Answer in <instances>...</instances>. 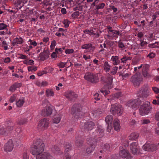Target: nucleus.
<instances>
[{"instance_id": "1", "label": "nucleus", "mask_w": 159, "mask_h": 159, "mask_svg": "<svg viewBox=\"0 0 159 159\" xmlns=\"http://www.w3.org/2000/svg\"><path fill=\"white\" fill-rule=\"evenodd\" d=\"M44 144L40 139H37L34 143L32 147L31 152L33 155L38 153L43 152L44 149Z\"/></svg>"}, {"instance_id": "2", "label": "nucleus", "mask_w": 159, "mask_h": 159, "mask_svg": "<svg viewBox=\"0 0 159 159\" xmlns=\"http://www.w3.org/2000/svg\"><path fill=\"white\" fill-rule=\"evenodd\" d=\"M143 81V78L140 74L136 73L132 76L130 80V82L133 86L136 88H138L141 83Z\"/></svg>"}, {"instance_id": "3", "label": "nucleus", "mask_w": 159, "mask_h": 159, "mask_svg": "<svg viewBox=\"0 0 159 159\" xmlns=\"http://www.w3.org/2000/svg\"><path fill=\"white\" fill-rule=\"evenodd\" d=\"M152 109V107L150 106V102L146 101L139 108V113L142 116L148 115Z\"/></svg>"}, {"instance_id": "4", "label": "nucleus", "mask_w": 159, "mask_h": 159, "mask_svg": "<svg viewBox=\"0 0 159 159\" xmlns=\"http://www.w3.org/2000/svg\"><path fill=\"white\" fill-rule=\"evenodd\" d=\"M149 91L148 86L146 85H143L140 88L137 95L138 97L146 98L149 95Z\"/></svg>"}, {"instance_id": "5", "label": "nucleus", "mask_w": 159, "mask_h": 159, "mask_svg": "<svg viewBox=\"0 0 159 159\" xmlns=\"http://www.w3.org/2000/svg\"><path fill=\"white\" fill-rule=\"evenodd\" d=\"M81 105L79 103L74 104L72 106L71 109V114L76 118L80 117L81 114Z\"/></svg>"}, {"instance_id": "6", "label": "nucleus", "mask_w": 159, "mask_h": 159, "mask_svg": "<svg viewBox=\"0 0 159 159\" xmlns=\"http://www.w3.org/2000/svg\"><path fill=\"white\" fill-rule=\"evenodd\" d=\"M85 79L92 83H96L99 81V78L97 75L92 73H87L84 75Z\"/></svg>"}, {"instance_id": "7", "label": "nucleus", "mask_w": 159, "mask_h": 159, "mask_svg": "<svg viewBox=\"0 0 159 159\" xmlns=\"http://www.w3.org/2000/svg\"><path fill=\"white\" fill-rule=\"evenodd\" d=\"M122 108L121 105L117 104H112L110 111L114 115L117 114L118 116L121 115L122 113Z\"/></svg>"}, {"instance_id": "8", "label": "nucleus", "mask_w": 159, "mask_h": 159, "mask_svg": "<svg viewBox=\"0 0 159 159\" xmlns=\"http://www.w3.org/2000/svg\"><path fill=\"white\" fill-rule=\"evenodd\" d=\"M142 102L140 99L138 98L130 100L126 103V105L134 109H136L141 105Z\"/></svg>"}, {"instance_id": "9", "label": "nucleus", "mask_w": 159, "mask_h": 159, "mask_svg": "<svg viewBox=\"0 0 159 159\" xmlns=\"http://www.w3.org/2000/svg\"><path fill=\"white\" fill-rule=\"evenodd\" d=\"M48 125V120L46 118H44L39 121L37 128L40 130L43 131L47 129Z\"/></svg>"}, {"instance_id": "10", "label": "nucleus", "mask_w": 159, "mask_h": 159, "mask_svg": "<svg viewBox=\"0 0 159 159\" xmlns=\"http://www.w3.org/2000/svg\"><path fill=\"white\" fill-rule=\"evenodd\" d=\"M35 155L36 159H50L52 157L51 154L46 152H39Z\"/></svg>"}, {"instance_id": "11", "label": "nucleus", "mask_w": 159, "mask_h": 159, "mask_svg": "<svg viewBox=\"0 0 159 159\" xmlns=\"http://www.w3.org/2000/svg\"><path fill=\"white\" fill-rule=\"evenodd\" d=\"M143 149L146 151L154 152L157 149L156 145L151 143H146L143 146Z\"/></svg>"}, {"instance_id": "12", "label": "nucleus", "mask_w": 159, "mask_h": 159, "mask_svg": "<svg viewBox=\"0 0 159 159\" xmlns=\"http://www.w3.org/2000/svg\"><path fill=\"white\" fill-rule=\"evenodd\" d=\"M14 148V144L12 140L11 139H9L6 143L4 147V149L7 152H9L11 151Z\"/></svg>"}, {"instance_id": "13", "label": "nucleus", "mask_w": 159, "mask_h": 159, "mask_svg": "<svg viewBox=\"0 0 159 159\" xmlns=\"http://www.w3.org/2000/svg\"><path fill=\"white\" fill-rule=\"evenodd\" d=\"M64 95L70 101H72L76 98L78 95L72 91H68L65 92Z\"/></svg>"}, {"instance_id": "14", "label": "nucleus", "mask_w": 159, "mask_h": 159, "mask_svg": "<svg viewBox=\"0 0 159 159\" xmlns=\"http://www.w3.org/2000/svg\"><path fill=\"white\" fill-rule=\"evenodd\" d=\"M113 120L112 116L111 115H109L107 116L105 118V121L108 125L107 130L110 132L111 129L112 123Z\"/></svg>"}, {"instance_id": "15", "label": "nucleus", "mask_w": 159, "mask_h": 159, "mask_svg": "<svg viewBox=\"0 0 159 159\" xmlns=\"http://www.w3.org/2000/svg\"><path fill=\"white\" fill-rule=\"evenodd\" d=\"M119 155L122 158H126V159H132V157L130 156L129 152L124 149L120 151Z\"/></svg>"}, {"instance_id": "16", "label": "nucleus", "mask_w": 159, "mask_h": 159, "mask_svg": "<svg viewBox=\"0 0 159 159\" xmlns=\"http://www.w3.org/2000/svg\"><path fill=\"white\" fill-rule=\"evenodd\" d=\"M130 148L131 152L134 154L136 153L139 150V146L137 142H133L130 144Z\"/></svg>"}, {"instance_id": "17", "label": "nucleus", "mask_w": 159, "mask_h": 159, "mask_svg": "<svg viewBox=\"0 0 159 159\" xmlns=\"http://www.w3.org/2000/svg\"><path fill=\"white\" fill-rule=\"evenodd\" d=\"M52 111V109L50 107H48L46 109H43L41 112V114L43 116H48L50 115Z\"/></svg>"}, {"instance_id": "18", "label": "nucleus", "mask_w": 159, "mask_h": 159, "mask_svg": "<svg viewBox=\"0 0 159 159\" xmlns=\"http://www.w3.org/2000/svg\"><path fill=\"white\" fill-rule=\"evenodd\" d=\"M149 66L148 64H145L143 66L142 75L144 77L148 78L150 77V75L148 71Z\"/></svg>"}, {"instance_id": "19", "label": "nucleus", "mask_w": 159, "mask_h": 159, "mask_svg": "<svg viewBox=\"0 0 159 159\" xmlns=\"http://www.w3.org/2000/svg\"><path fill=\"white\" fill-rule=\"evenodd\" d=\"M106 78L107 80H106V82H105L106 84L105 86L108 89H111L113 87L112 85L113 77L110 75H109L107 77H106Z\"/></svg>"}, {"instance_id": "20", "label": "nucleus", "mask_w": 159, "mask_h": 159, "mask_svg": "<svg viewBox=\"0 0 159 159\" xmlns=\"http://www.w3.org/2000/svg\"><path fill=\"white\" fill-rule=\"evenodd\" d=\"M94 126V123L92 121L84 123V129L87 131L91 130Z\"/></svg>"}, {"instance_id": "21", "label": "nucleus", "mask_w": 159, "mask_h": 159, "mask_svg": "<svg viewBox=\"0 0 159 159\" xmlns=\"http://www.w3.org/2000/svg\"><path fill=\"white\" fill-rule=\"evenodd\" d=\"M49 52L48 51H46L44 49L43 52H41L39 56L40 59L42 61H44L47 59L49 57Z\"/></svg>"}, {"instance_id": "22", "label": "nucleus", "mask_w": 159, "mask_h": 159, "mask_svg": "<svg viewBox=\"0 0 159 159\" xmlns=\"http://www.w3.org/2000/svg\"><path fill=\"white\" fill-rule=\"evenodd\" d=\"M87 143L91 147H95L97 143L96 139L93 138H90L87 139Z\"/></svg>"}, {"instance_id": "23", "label": "nucleus", "mask_w": 159, "mask_h": 159, "mask_svg": "<svg viewBox=\"0 0 159 159\" xmlns=\"http://www.w3.org/2000/svg\"><path fill=\"white\" fill-rule=\"evenodd\" d=\"M96 133H97L96 136H99V138H101L104 135V129L102 127L99 125L98 127V129L96 131Z\"/></svg>"}, {"instance_id": "24", "label": "nucleus", "mask_w": 159, "mask_h": 159, "mask_svg": "<svg viewBox=\"0 0 159 159\" xmlns=\"http://www.w3.org/2000/svg\"><path fill=\"white\" fill-rule=\"evenodd\" d=\"M22 85L21 83L16 82L12 85L9 88V90L11 91H15L16 89L21 87Z\"/></svg>"}, {"instance_id": "25", "label": "nucleus", "mask_w": 159, "mask_h": 159, "mask_svg": "<svg viewBox=\"0 0 159 159\" xmlns=\"http://www.w3.org/2000/svg\"><path fill=\"white\" fill-rule=\"evenodd\" d=\"M113 125L114 128L116 130L119 131L120 130V123H119V121L118 119H116L114 120Z\"/></svg>"}, {"instance_id": "26", "label": "nucleus", "mask_w": 159, "mask_h": 159, "mask_svg": "<svg viewBox=\"0 0 159 159\" xmlns=\"http://www.w3.org/2000/svg\"><path fill=\"white\" fill-rule=\"evenodd\" d=\"M65 149V154L67 153L68 152H70L71 149V145L69 143H66L64 146Z\"/></svg>"}, {"instance_id": "27", "label": "nucleus", "mask_w": 159, "mask_h": 159, "mask_svg": "<svg viewBox=\"0 0 159 159\" xmlns=\"http://www.w3.org/2000/svg\"><path fill=\"white\" fill-rule=\"evenodd\" d=\"M23 42V39L21 38H16L12 42V44L13 46H15L16 44H21Z\"/></svg>"}, {"instance_id": "28", "label": "nucleus", "mask_w": 159, "mask_h": 159, "mask_svg": "<svg viewBox=\"0 0 159 159\" xmlns=\"http://www.w3.org/2000/svg\"><path fill=\"white\" fill-rule=\"evenodd\" d=\"M75 142L76 145L77 147H80L82 146L83 142L79 137H77L76 138Z\"/></svg>"}, {"instance_id": "29", "label": "nucleus", "mask_w": 159, "mask_h": 159, "mask_svg": "<svg viewBox=\"0 0 159 159\" xmlns=\"http://www.w3.org/2000/svg\"><path fill=\"white\" fill-rule=\"evenodd\" d=\"M139 136V134L137 133H131L129 137V139L130 140H134L137 139Z\"/></svg>"}, {"instance_id": "30", "label": "nucleus", "mask_w": 159, "mask_h": 159, "mask_svg": "<svg viewBox=\"0 0 159 159\" xmlns=\"http://www.w3.org/2000/svg\"><path fill=\"white\" fill-rule=\"evenodd\" d=\"M118 56H112L111 60L113 62V64L114 65H116L118 64L120 62V61L119 60Z\"/></svg>"}, {"instance_id": "31", "label": "nucleus", "mask_w": 159, "mask_h": 159, "mask_svg": "<svg viewBox=\"0 0 159 159\" xmlns=\"http://www.w3.org/2000/svg\"><path fill=\"white\" fill-rule=\"evenodd\" d=\"M7 134V129L3 127H0V134L6 135Z\"/></svg>"}, {"instance_id": "32", "label": "nucleus", "mask_w": 159, "mask_h": 159, "mask_svg": "<svg viewBox=\"0 0 159 159\" xmlns=\"http://www.w3.org/2000/svg\"><path fill=\"white\" fill-rule=\"evenodd\" d=\"M24 102V98H23L22 99H20L17 102H16V104L17 107H21L23 105Z\"/></svg>"}, {"instance_id": "33", "label": "nucleus", "mask_w": 159, "mask_h": 159, "mask_svg": "<svg viewBox=\"0 0 159 159\" xmlns=\"http://www.w3.org/2000/svg\"><path fill=\"white\" fill-rule=\"evenodd\" d=\"M51 149L52 152L54 153L57 152L59 151L60 148L57 146L54 145L52 146Z\"/></svg>"}, {"instance_id": "34", "label": "nucleus", "mask_w": 159, "mask_h": 159, "mask_svg": "<svg viewBox=\"0 0 159 159\" xmlns=\"http://www.w3.org/2000/svg\"><path fill=\"white\" fill-rule=\"evenodd\" d=\"M103 67L104 70L106 72H107L109 71L110 66L108 64V62H107L106 61L104 63Z\"/></svg>"}, {"instance_id": "35", "label": "nucleus", "mask_w": 159, "mask_h": 159, "mask_svg": "<svg viewBox=\"0 0 159 159\" xmlns=\"http://www.w3.org/2000/svg\"><path fill=\"white\" fill-rule=\"evenodd\" d=\"M7 123L8 124V125L7 126V127L5 128L7 129V131H10L13 129V125L12 123L10 121H7Z\"/></svg>"}, {"instance_id": "36", "label": "nucleus", "mask_w": 159, "mask_h": 159, "mask_svg": "<svg viewBox=\"0 0 159 159\" xmlns=\"http://www.w3.org/2000/svg\"><path fill=\"white\" fill-rule=\"evenodd\" d=\"M61 117V115H59L54 118L53 120V122L54 123L57 124L59 123L60 121Z\"/></svg>"}, {"instance_id": "37", "label": "nucleus", "mask_w": 159, "mask_h": 159, "mask_svg": "<svg viewBox=\"0 0 159 159\" xmlns=\"http://www.w3.org/2000/svg\"><path fill=\"white\" fill-rule=\"evenodd\" d=\"M105 6V4L104 3H99L97 4L96 6V8L94 9L95 10H98L100 9L103 8Z\"/></svg>"}, {"instance_id": "38", "label": "nucleus", "mask_w": 159, "mask_h": 159, "mask_svg": "<svg viewBox=\"0 0 159 159\" xmlns=\"http://www.w3.org/2000/svg\"><path fill=\"white\" fill-rule=\"evenodd\" d=\"M84 32L86 34H88L90 35H95L96 34V33L93 30H86L84 31Z\"/></svg>"}, {"instance_id": "39", "label": "nucleus", "mask_w": 159, "mask_h": 159, "mask_svg": "<svg viewBox=\"0 0 159 159\" xmlns=\"http://www.w3.org/2000/svg\"><path fill=\"white\" fill-rule=\"evenodd\" d=\"M27 121V120L25 119H21L17 122V124L22 125L26 124Z\"/></svg>"}, {"instance_id": "40", "label": "nucleus", "mask_w": 159, "mask_h": 159, "mask_svg": "<svg viewBox=\"0 0 159 159\" xmlns=\"http://www.w3.org/2000/svg\"><path fill=\"white\" fill-rule=\"evenodd\" d=\"M95 147H88V148L86 149V152L88 153H90L92 152L94 150V149Z\"/></svg>"}, {"instance_id": "41", "label": "nucleus", "mask_w": 159, "mask_h": 159, "mask_svg": "<svg viewBox=\"0 0 159 159\" xmlns=\"http://www.w3.org/2000/svg\"><path fill=\"white\" fill-rule=\"evenodd\" d=\"M103 112V110L101 108H98L95 111L94 114L99 115L102 113Z\"/></svg>"}, {"instance_id": "42", "label": "nucleus", "mask_w": 159, "mask_h": 159, "mask_svg": "<svg viewBox=\"0 0 159 159\" xmlns=\"http://www.w3.org/2000/svg\"><path fill=\"white\" fill-rule=\"evenodd\" d=\"M46 93L48 96H53L54 94V92L52 89L49 90L47 89L46 91Z\"/></svg>"}, {"instance_id": "43", "label": "nucleus", "mask_w": 159, "mask_h": 159, "mask_svg": "<svg viewBox=\"0 0 159 159\" xmlns=\"http://www.w3.org/2000/svg\"><path fill=\"white\" fill-rule=\"evenodd\" d=\"M92 46V45L91 43L85 44L82 46L81 48L83 49H88L91 47Z\"/></svg>"}, {"instance_id": "44", "label": "nucleus", "mask_w": 159, "mask_h": 159, "mask_svg": "<svg viewBox=\"0 0 159 159\" xmlns=\"http://www.w3.org/2000/svg\"><path fill=\"white\" fill-rule=\"evenodd\" d=\"M110 147L109 144L106 143L105 144L102 148V149L104 151H106L110 149Z\"/></svg>"}, {"instance_id": "45", "label": "nucleus", "mask_w": 159, "mask_h": 159, "mask_svg": "<svg viewBox=\"0 0 159 159\" xmlns=\"http://www.w3.org/2000/svg\"><path fill=\"white\" fill-rule=\"evenodd\" d=\"M117 69L118 67H117L116 66H114L113 67L111 71V74L113 75L115 74L117 72Z\"/></svg>"}, {"instance_id": "46", "label": "nucleus", "mask_w": 159, "mask_h": 159, "mask_svg": "<svg viewBox=\"0 0 159 159\" xmlns=\"http://www.w3.org/2000/svg\"><path fill=\"white\" fill-rule=\"evenodd\" d=\"M70 23V21L67 20H65L63 21V23L64 25V26L66 28H67L69 26V24Z\"/></svg>"}, {"instance_id": "47", "label": "nucleus", "mask_w": 159, "mask_h": 159, "mask_svg": "<svg viewBox=\"0 0 159 159\" xmlns=\"http://www.w3.org/2000/svg\"><path fill=\"white\" fill-rule=\"evenodd\" d=\"M150 121L148 119H144L141 120L142 125L147 124L150 123Z\"/></svg>"}, {"instance_id": "48", "label": "nucleus", "mask_w": 159, "mask_h": 159, "mask_svg": "<svg viewBox=\"0 0 159 159\" xmlns=\"http://www.w3.org/2000/svg\"><path fill=\"white\" fill-rule=\"evenodd\" d=\"M28 69L29 71H32L33 70L35 71L37 70V67H34L33 66H30L28 67Z\"/></svg>"}, {"instance_id": "49", "label": "nucleus", "mask_w": 159, "mask_h": 159, "mask_svg": "<svg viewBox=\"0 0 159 159\" xmlns=\"http://www.w3.org/2000/svg\"><path fill=\"white\" fill-rule=\"evenodd\" d=\"M80 15V13L78 11L74 12L71 14V16L74 18H75Z\"/></svg>"}, {"instance_id": "50", "label": "nucleus", "mask_w": 159, "mask_h": 159, "mask_svg": "<svg viewBox=\"0 0 159 159\" xmlns=\"http://www.w3.org/2000/svg\"><path fill=\"white\" fill-rule=\"evenodd\" d=\"M101 92L103 93V94L105 96L106 95L109 94L110 91L109 90H103L101 89L100 90Z\"/></svg>"}, {"instance_id": "51", "label": "nucleus", "mask_w": 159, "mask_h": 159, "mask_svg": "<svg viewBox=\"0 0 159 159\" xmlns=\"http://www.w3.org/2000/svg\"><path fill=\"white\" fill-rule=\"evenodd\" d=\"M74 50L73 49H66L65 50V53L67 54H70L73 53Z\"/></svg>"}, {"instance_id": "52", "label": "nucleus", "mask_w": 159, "mask_h": 159, "mask_svg": "<svg viewBox=\"0 0 159 159\" xmlns=\"http://www.w3.org/2000/svg\"><path fill=\"white\" fill-rule=\"evenodd\" d=\"M7 27V25L4 23L0 24V30L5 29Z\"/></svg>"}, {"instance_id": "53", "label": "nucleus", "mask_w": 159, "mask_h": 159, "mask_svg": "<svg viewBox=\"0 0 159 159\" xmlns=\"http://www.w3.org/2000/svg\"><path fill=\"white\" fill-rule=\"evenodd\" d=\"M19 5L20 6V7H19V9H20L22 7H23L25 4V2H23L21 0H20L18 2Z\"/></svg>"}, {"instance_id": "54", "label": "nucleus", "mask_w": 159, "mask_h": 159, "mask_svg": "<svg viewBox=\"0 0 159 159\" xmlns=\"http://www.w3.org/2000/svg\"><path fill=\"white\" fill-rule=\"evenodd\" d=\"M56 45V41L55 40H53L50 46V48L51 49H54Z\"/></svg>"}, {"instance_id": "55", "label": "nucleus", "mask_w": 159, "mask_h": 159, "mask_svg": "<svg viewBox=\"0 0 159 159\" xmlns=\"http://www.w3.org/2000/svg\"><path fill=\"white\" fill-rule=\"evenodd\" d=\"M152 90L156 93H159V89L155 87H153L152 88Z\"/></svg>"}, {"instance_id": "56", "label": "nucleus", "mask_w": 159, "mask_h": 159, "mask_svg": "<svg viewBox=\"0 0 159 159\" xmlns=\"http://www.w3.org/2000/svg\"><path fill=\"white\" fill-rule=\"evenodd\" d=\"M155 119L157 120H159V112H157L155 115Z\"/></svg>"}, {"instance_id": "57", "label": "nucleus", "mask_w": 159, "mask_h": 159, "mask_svg": "<svg viewBox=\"0 0 159 159\" xmlns=\"http://www.w3.org/2000/svg\"><path fill=\"white\" fill-rule=\"evenodd\" d=\"M66 63L67 62L63 63L62 62H61L59 63V65L58 66L60 68H63L65 67Z\"/></svg>"}, {"instance_id": "58", "label": "nucleus", "mask_w": 159, "mask_h": 159, "mask_svg": "<svg viewBox=\"0 0 159 159\" xmlns=\"http://www.w3.org/2000/svg\"><path fill=\"white\" fill-rule=\"evenodd\" d=\"M118 46L119 48H123L125 47V45L122 42L119 41L118 43Z\"/></svg>"}, {"instance_id": "59", "label": "nucleus", "mask_w": 159, "mask_h": 159, "mask_svg": "<svg viewBox=\"0 0 159 159\" xmlns=\"http://www.w3.org/2000/svg\"><path fill=\"white\" fill-rule=\"evenodd\" d=\"M65 154V156L63 159H71V156L68 153H66Z\"/></svg>"}, {"instance_id": "60", "label": "nucleus", "mask_w": 159, "mask_h": 159, "mask_svg": "<svg viewBox=\"0 0 159 159\" xmlns=\"http://www.w3.org/2000/svg\"><path fill=\"white\" fill-rule=\"evenodd\" d=\"M16 98V97L15 95H13L11 96L10 99V102L11 103L15 101Z\"/></svg>"}, {"instance_id": "61", "label": "nucleus", "mask_w": 159, "mask_h": 159, "mask_svg": "<svg viewBox=\"0 0 159 159\" xmlns=\"http://www.w3.org/2000/svg\"><path fill=\"white\" fill-rule=\"evenodd\" d=\"M100 0H95L94 2L91 5L92 6H95V8H96V6H97V4L99 2Z\"/></svg>"}, {"instance_id": "62", "label": "nucleus", "mask_w": 159, "mask_h": 159, "mask_svg": "<svg viewBox=\"0 0 159 159\" xmlns=\"http://www.w3.org/2000/svg\"><path fill=\"white\" fill-rule=\"evenodd\" d=\"M150 58H153L155 56V54L153 52H151L147 56Z\"/></svg>"}, {"instance_id": "63", "label": "nucleus", "mask_w": 159, "mask_h": 159, "mask_svg": "<svg viewBox=\"0 0 159 159\" xmlns=\"http://www.w3.org/2000/svg\"><path fill=\"white\" fill-rule=\"evenodd\" d=\"M107 80L106 76H103L101 77V82L103 83H105L106 82V80Z\"/></svg>"}, {"instance_id": "64", "label": "nucleus", "mask_w": 159, "mask_h": 159, "mask_svg": "<svg viewBox=\"0 0 159 159\" xmlns=\"http://www.w3.org/2000/svg\"><path fill=\"white\" fill-rule=\"evenodd\" d=\"M47 73V72L46 71L43 70V71H40L38 72L37 75L39 76H41L43 75L44 74H46Z\"/></svg>"}]
</instances>
